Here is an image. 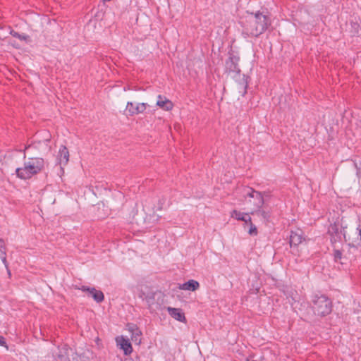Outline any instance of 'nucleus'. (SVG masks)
Returning a JSON list of instances; mask_svg holds the SVG:
<instances>
[{"instance_id": "nucleus-1", "label": "nucleus", "mask_w": 361, "mask_h": 361, "mask_svg": "<svg viewBox=\"0 0 361 361\" xmlns=\"http://www.w3.org/2000/svg\"><path fill=\"white\" fill-rule=\"evenodd\" d=\"M45 165L44 159L30 157L24 161L23 166L16 169V176L21 180H27L41 172Z\"/></svg>"}, {"instance_id": "nucleus-2", "label": "nucleus", "mask_w": 361, "mask_h": 361, "mask_svg": "<svg viewBox=\"0 0 361 361\" xmlns=\"http://www.w3.org/2000/svg\"><path fill=\"white\" fill-rule=\"evenodd\" d=\"M244 196L246 199L248 198V201L254 205V207L251 208V214H257L264 219H267L269 217V213L262 209L264 204V199L260 192L252 188H245Z\"/></svg>"}, {"instance_id": "nucleus-3", "label": "nucleus", "mask_w": 361, "mask_h": 361, "mask_svg": "<svg viewBox=\"0 0 361 361\" xmlns=\"http://www.w3.org/2000/svg\"><path fill=\"white\" fill-rule=\"evenodd\" d=\"M313 309L316 314L324 316L331 312V302L324 295L317 297L314 301Z\"/></svg>"}, {"instance_id": "nucleus-4", "label": "nucleus", "mask_w": 361, "mask_h": 361, "mask_svg": "<svg viewBox=\"0 0 361 361\" xmlns=\"http://www.w3.org/2000/svg\"><path fill=\"white\" fill-rule=\"evenodd\" d=\"M329 233L333 243L341 242L344 239L347 241V228H342L339 224H334L329 226Z\"/></svg>"}, {"instance_id": "nucleus-5", "label": "nucleus", "mask_w": 361, "mask_h": 361, "mask_svg": "<svg viewBox=\"0 0 361 361\" xmlns=\"http://www.w3.org/2000/svg\"><path fill=\"white\" fill-rule=\"evenodd\" d=\"M69 151L64 145H61L56 156V163L60 166L59 176L62 177L64 174V166L69 161Z\"/></svg>"}, {"instance_id": "nucleus-6", "label": "nucleus", "mask_w": 361, "mask_h": 361, "mask_svg": "<svg viewBox=\"0 0 361 361\" xmlns=\"http://www.w3.org/2000/svg\"><path fill=\"white\" fill-rule=\"evenodd\" d=\"M347 241L353 246L361 245V221H358L355 229L347 230Z\"/></svg>"}, {"instance_id": "nucleus-7", "label": "nucleus", "mask_w": 361, "mask_h": 361, "mask_svg": "<svg viewBox=\"0 0 361 361\" xmlns=\"http://www.w3.org/2000/svg\"><path fill=\"white\" fill-rule=\"evenodd\" d=\"M147 103H133L132 102H128L126 107V113L128 116H134L139 114L143 113L146 108Z\"/></svg>"}, {"instance_id": "nucleus-8", "label": "nucleus", "mask_w": 361, "mask_h": 361, "mask_svg": "<svg viewBox=\"0 0 361 361\" xmlns=\"http://www.w3.org/2000/svg\"><path fill=\"white\" fill-rule=\"evenodd\" d=\"M243 32L247 36L257 37L260 35L265 29L267 24H245Z\"/></svg>"}, {"instance_id": "nucleus-9", "label": "nucleus", "mask_w": 361, "mask_h": 361, "mask_svg": "<svg viewBox=\"0 0 361 361\" xmlns=\"http://www.w3.org/2000/svg\"><path fill=\"white\" fill-rule=\"evenodd\" d=\"M116 345L121 349L124 354L128 355L133 352L131 343L128 338L123 336H119L116 338Z\"/></svg>"}, {"instance_id": "nucleus-10", "label": "nucleus", "mask_w": 361, "mask_h": 361, "mask_svg": "<svg viewBox=\"0 0 361 361\" xmlns=\"http://www.w3.org/2000/svg\"><path fill=\"white\" fill-rule=\"evenodd\" d=\"M127 330L131 334V340L137 345H140L142 341V332L138 327L133 324L127 325Z\"/></svg>"}, {"instance_id": "nucleus-11", "label": "nucleus", "mask_w": 361, "mask_h": 361, "mask_svg": "<svg viewBox=\"0 0 361 361\" xmlns=\"http://www.w3.org/2000/svg\"><path fill=\"white\" fill-rule=\"evenodd\" d=\"M239 58L235 56H231L226 61V71L228 73H238L240 69L238 68Z\"/></svg>"}, {"instance_id": "nucleus-12", "label": "nucleus", "mask_w": 361, "mask_h": 361, "mask_svg": "<svg viewBox=\"0 0 361 361\" xmlns=\"http://www.w3.org/2000/svg\"><path fill=\"white\" fill-rule=\"evenodd\" d=\"M305 238L303 236V233L301 230L297 229L295 231H291L290 235V245L291 247L298 246L301 244L304 240Z\"/></svg>"}, {"instance_id": "nucleus-13", "label": "nucleus", "mask_w": 361, "mask_h": 361, "mask_svg": "<svg viewBox=\"0 0 361 361\" xmlns=\"http://www.w3.org/2000/svg\"><path fill=\"white\" fill-rule=\"evenodd\" d=\"M156 104L164 111H171L173 108V102L166 97L161 94L158 95Z\"/></svg>"}, {"instance_id": "nucleus-14", "label": "nucleus", "mask_w": 361, "mask_h": 361, "mask_svg": "<svg viewBox=\"0 0 361 361\" xmlns=\"http://www.w3.org/2000/svg\"><path fill=\"white\" fill-rule=\"evenodd\" d=\"M167 311L170 316L174 319L183 323L186 322L185 314L181 309L168 307Z\"/></svg>"}, {"instance_id": "nucleus-15", "label": "nucleus", "mask_w": 361, "mask_h": 361, "mask_svg": "<svg viewBox=\"0 0 361 361\" xmlns=\"http://www.w3.org/2000/svg\"><path fill=\"white\" fill-rule=\"evenodd\" d=\"M250 214V212H242L235 209L231 212V216L238 221H244L245 224H247L252 219Z\"/></svg>"}, {"instance_id": "nucleus-16", "label": "nucleus", "mask_w": 361, "mask_h": 361, "mask_svg": "<svg viewBox=\"0 0 361 361\" xmlns=\"http://www.w3.org/2000/svg\"><path fill=\"white\" fill-rule=\"evenodd\" d=\"M199 288V282L193 279H190L183 283L178 285V288L183 290L195 291Z\"/></svg>"}, {"instance_id": "nucleus-17", "label": "nucleus", "mask_w": 361, "mask_h": 361, "mask_svg": "<svg viewBox=\"0 0 361 361\" xmlns=\"http://www.w3.org/2000/svg\"><path fill=\"white\" fill-rule=\"evenodd\" d=\"M81 289L83 291H87L96 302H101L104 300V294L101 290H96L94 288H87L85 286H82Z\"/></svg>"}, {"instance_id": "nucleus-18", "label": "nucleus", "mask_w": 361, "mask_h": 361, "mask_svg": "<svg viewBox=\"0 0 361 361\" xmlns=\"http://www.w3.org/2000/svg\"><path fill=\"white\" fill-rule=\"evenodd\" d=\"M0 258L2 263L8 269V262L6 260V247L4 240L0 238Z\"/></svg>"}, {"instance_id": "nucleus-19", "label": "nucleus", "mask_w": 361, "mask_h": 361, "mask_svg": "<svg viewBox=\"0 0 361 361\" xmlns=\"http://www.w3.org/2000/svg\"><path fill=\"white\" fill-rule=\"evenodd\" d=\"M73 353L71 348H67L66 346L63 347L59 354V358L61 361H70L69 355Z\"/></svg>"}, {"instance_id": "nucleus-20", "label": "nucleus", "mask_w": 361, "mask_h": 361, "mask_svg": "<svg viewBox=\"0 0 361 361\" xmlns=\"http://www.w3.org/2000/svg\"><path fill=\"white\" fill-rule=\"evenodd\" d=\"M255 19L259 23H264L271 20L269 15H267L263 13H255Z\"/></svg>"}, {"instance_id": "nucleus-21", "label": "nucleus", "mask_w": 361, "mask_h": 361, "mask_svg": "<svg viewBox=\"0 0 361 361\" xmlns=\"http://www.w3.org/2000/svg\"><path fill=\"white\" fill-rule=\"evenodd\" d=\"M45 134H46V136H45L44 141L43 142L39 141L38 142V145H39V147H40V145H44L46 146V147L44 149V151H49L51 149V147L48 145V143L50 141V135L48 133H45Z\"/></svg>"}, {"instance_id": "nucleus-22", "label": "nucleus", "mask_w": 361, "mask_h": 361, "mask_svg": "<svg viewBox=\"0 0 361 361\" xmlns=\"http://www.w3.org/2000/svg\"><path fill=\"white\" fill-rule=\"evenodd\" d=\"M247 224L249 225L248 233L250 235H253V236L257 235V227L255 226V225H254L252 224V220Z\"/></svg>"}, {"instance_id": "nucleus-23", "label": "nucleus", "mask_w": 361, "mask_h": 361, "mask_svg": "<svg viewBox=\"0 0 361 361\" xmlns=\"http://www.w3.org/2000/svg\"><path fill=\"white\" fill-rule=\"evenodd\" d=\"M0 346L4 347L7 350H8V346L6 345V340L2 336H0Z\"/></svg>"}, {"instance_id": "nucleus-24", "label": "nucleus", "mask_w": 361, "mask_h": 361, "mask_svg": "<svg viewBox=\"0 0 361 361\" xmlns=\"http://www.w3.org/2000/svg\"><path fill=\"white\" fill-rule=\"evenodd\" d=\"M137 295L139 298H140L142 300H145L146 299V297L145 295V293H144V291L141 289L140 290H139L138 293H137Z\"/></svg>"}, {"instance_id": "nucleus-25", "label": "nucleus", "mask_w": 361, "mask_h": 361, "mask_svg": "<svg viewBox=\"0 0 361 361\" xmlns=\"http://www.w3.org/2000/svg\"><path fill=\"white\" fill-rule=\"evenodd\" d=\"M335 258L336 259H341V252L339 250L335 251Z\"/></svg>"}, {"instance_id": "nucleus-26", "label": "nucleus", "mask_w": 361, "mask_h": 361, "mask_svg": "<svg viewBox=\"0 0 361 361\" xmlns=\"http://www.w3.org/2000/svg\"><path fill=\"white\" fill-rule=\"evenodd\" d=\"M18 37L19 39H20L26 40L27 37V36H25V35H18Z\"/></svg>"}, {"instance_id": "nucleus-27", "label": "nucleus", "mask_w": 361, "mask_h": 361, "mask_svg": "<svg viewBox=\"0 0 361 361\" xmlns=\"http://www.w3.org/2000/svg\"><path fill=\"white\" fill-rule=\"evenodd\" d=\"M11 34L12 35H13L14 37H18V35H19V34H18V33H17V32H13V31H11Z\"/></svg>"}, {"instance_id": "nucleus-28", "label": "nucleus", "mask_w": 361, "mask_h": 361, "mask_svg": "<svg viewBox=\"0 0 361 361\" xmlns=\"http://www.w3.org/2000/svg\"><path fill=\"white\" fill-rule=\"evenodd\" d=\"M103 16L102 12H100V13H99V15L98 16Z\"/></svg>"}]
</instances>
